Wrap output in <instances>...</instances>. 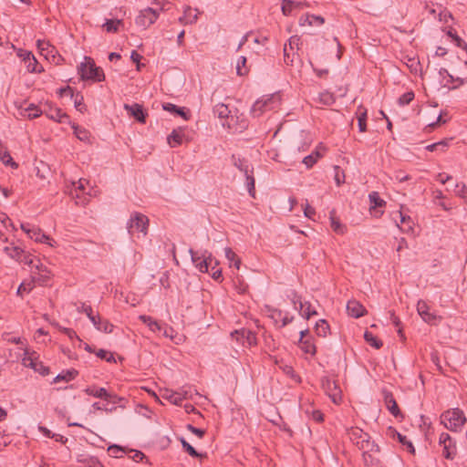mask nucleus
I'll return each instance as SVG.
<instances>
[{
  "label": "nucleus",
  "instance_id": "obj_62",
  "mask_svg": "<svg viewBox=\"0 0 467 467\" xmlns=\"http://www.w3.org/2000/svg\"><path fill=\"white\" fill-rule=\"evenodd\" d=\"M78 312L85 313L87 317L90 316L93 312L92 307L89 305H86L85 303H81L79 306L77 307Z\"/></svg>",
  "mask_w": 467,
  "mask_h": 467
},
{
  "label": "nucleus",
  "instance_id": "obj_47",
  "mask_svg": "<svg viewBox=\"0 0 467 467\" xmlns=\"http://www.w3.org/2000/svg\"><path fill=\"white\" fill-rule=\"evenodd\" d=\"M36 46L42 55H44L46 51L49 52V49L55 51V47L45 40H37Z\"/></svg>",
  "mask_w": 467,
  "mask_h": 467
},
{
  "label": "nucleus",
  "instance_id": "obj_40",
  "mask_svg": "<svg viewBox=\"0 0 467 467\" xmlns=\"http://www.w3.org/2000/svg\"><path fill=\"white\" fill-rule=\"evenodd\" d=\"M168 143L171 147H177L182 144V136L178 133L176 130H173L169 136H168Z\"/></svg>",
  "mask_w": 467,
  "mask_h": 467
},
{
  "label": "nucleus",
  "instance_id": "obj_61",
  "mask_svg": "<svg viewBox=\"0 0 467 467\" xmlns=\"http://www.w3.org/2000/svg\"><path fill=\"white\" fill-rule=\"evenodd\" d=\"M317 162V157H314V154H309L303 159V163L306 166V168H311Z\"/></svg>",
  "mask_w": 467,
  "mask_h": 467
},
{
  "label": "nucleus",
  "instance_id": "obj_16",
  "mask_svg": "<svg viewBox=\"0 0 467 467\" xmlns=\"http://www.w3.org/2000/svg\"><path fill=\"white\" fill-rule=\"evenodd\" d=\"M387 434L393 439H397L403 446L406 447L408 451L412 454L415 453V448L412 442L409 441L405 435H402L392 427H389Z\"/></svg>",
  "mask_w": 467,
  "mask_h": 467
},
{
  "label": "nucleus",
  "instance_id": "obj_42",
  "mask_svg": "<svg viewBox=\"0 0 467 467\" xmlns=\"http://www.w3.org/2000/svg\"><path fill=\"white\" fill-rule=\"evenodd\" d=\"M74 106L76 109L79 112H84L86 110V105L84 104V98L80 93H74Z\"/></svg>",
  "mask_w": 467,
  "mask_h": 467
},
{
  "label": "nucleus",
  "instance_id": "obj_64",
  "mask_svg": "<svg viewBox=\"0 0 467 467\" xmlns=\"http://www.w3.org/2000/svg\"><path fill=\"white\" fill-rule=\"evenodd\" d=\"M131 452L132 455L130 456V458L136 462H140L145 458V455L140 451L134 450L131 451Z\"/></svg>",
  "mask_w": 467,
  "mask_h": 467
},
{
  "label": "nucleus",
  "instance_id": "obj_1",
  "mask_svg": "<svg viewBox=\"0 0 467 467\" xmlns=\"http://www.w3.org/2000/svg\"><path fill=\"white\" fill-rule=\"evenodd\" d=\"M78 72L82 80H92L94 82L105 80L103 69L97 67L94 60L89 57H85V62L80 63L78 67Z\"/></svg>",
  "mask_w": 467,
  "mask_h": 467
},
{
  "label": "nucleus",
  "instance_id": "obj_25",
  "mask_svg": "<svg viewBox=\"0 0 467 467\" xmlns=\"http://www.w3.org/2000/svg\"><path fill=\"white\" fill-rule=\"evenodd\" d=\"M298 344H299V347L302 349V351L305 352L306 354H310L312 356H314L316 354V352H317L316 346L311 341V339L299 338Z\"/></svg>",
  "mask_w": 467,
  "mask_h": 467
},
{
  "label": "nucleus",
  "instance_id": "obj_55",
  "mask_svg": "<svg viewBox=\"0 0 467 467\" xmlns=\"http://www.w3.org/2000/svg\"><path fill=\"white\" fill-rule=\"evenodd\" d=\"M295 1L291 0H285L282 5V11L283 14L287 16L291 13V11L294 9Z\"/></svg>",
  "mask_w": 467,
  "mask_h": 467
},
{
  "label": "nucleus",
  "instance_id": "obj_59",
  "mask_svg": "<svg viewBox=\"0 0 467 467\" xmlns=\"http://www.w3.org/2000/svg\"><path fill=\"white\" fill-rule=\"evenodd\" d=\"M108 451H109L110 456L118 458L119 457V452H123L124 451H123V449L120 446L114 444V445H110L108 448Z\"/></svg>",
  "mask_w": 467,
  "mask_h": 467
},
{
  "label": "nucleus",
  "instance_id": "obj_23",
  "mask_svg": "<svg viewBox=\"0 0 467 467\" xmlns=\"http://www.w3.org/2000/svg\"><path fill=\"white\" fill-rule=\"evenodd\" d=\"M78 372L74 368L63 370L54 379V382H59L61 380L68 382L74 379L78 376Z\"/></svg>",
  "mask_w": 467,
  "mask_h": 467
},
{
  "label": "nucleus",
  "instance_id": "obj_12",
  "mask_svg": "<svg viewBox=\"0 0 467 467\" xmlns=\"http://www.w3.org/2000/svg\"><path fill=\"white\" fill-rule=\"evenodd\" d=\"M84 391L88 396L109 400L114 404L122 400L117 395L108 392L105 388L88 387Z\"/></svg>",
  "mask_w": 467,
  "mask_h": 467
},
{
  "label": "nucleus",
  "instance_id": "obj_27",
  "mask_svg": "<svg viewBox=\"0 0 467 467\" xmlns=\"http://www.w3.org/2000/svg\"><path fill=\"white\" fill-rule=\"evenodd\" d=\"M149 328L153 332H160L161 330V325L150 316L141 315L139 317Z\"/></svg>",
  "mask_w": 467,
  "mask_h": 467
},
{
  "label": "nucleus",
  "instance_id": "obj_48",
  "mask_svg": "<svg viewBox=\"0 0 467 467\" xmlns=\"http://www.w3.org/2000/svg\"><path fill=\"white\" fill-rule=\"evenodd\" d=\"M33 288H34V283L33 282H29V283L22 282L19 285L18 288H17L16 295L17 296H22V294L24 292L29 293Z\"/></svg>",
  "mask_w": 467,
  "mask_h": 467
},
{
  "label": "nucleus",
  "instance_id": "obj_6",
  "mask_svg": "<svg viewBox=\"0 0 467 467\" xmlns=\"http://www.w3.org/2000/svg\"><path fill=\"white\" fill-rule=\"evenodd\" d=\"M439 444L442 446V455L449 460L454 459L457 454L455 441L446 432H442L439 438Z\"/></svg>",
  "mask_w": 467,
  "mask_h": 467
},
{
  "label": "nucleus",
  "instance_id": "obj_24",
  "mask_svg": "<svg viewBox=\"0 0 467 467\" xmlns=\"http://www.w3.org/2000/svg\"><path fill=\"white\" fill-rule=\"evenodd\" d=\"M0 160L6 166H11L14 169H16L18 167L17 163L16 161H14L10 153L2 146L1 143H0Z\"/></svg>",
  "mask_w": 467,
  "mask_h": 467
},
{
  "label": "nucleus",
  "instance_id": "obj_53",
  "mask_svg": "<svg viewBox=\"0 0 467 467\" xmlns=\"http://www.w3.org/2000/svg\"><path fill=\"white\" fill-rule=\"evenodd\" d=\"M234 166L239 169L244 175H247V172L250 171L249 166L244 160L238 159L234 162Z\"/></svg>",
  "mask_w": 467,
  "mask_h": 467
},
{
  "label": "nucleus",
  "instance_id": "obj_46",
  "mask_svg": "<svg viewBox=\"0 0 467 467\" xmlns=\"http://www.w3.org/2000/svg\"><path fill=\"white\" fill-rule=\"evenodd\" d=\"M121 24V20L108 19L104 26L108 32H117L118 26Z\"/></svg>",
  "mask_w": 467,
  "mask_h": 467
},
{
  "label": "nucleus",
  "instance_id": "obj_26",
  "mask_svg": "<svg viewBox=\"0 0 467 467\" xmlns=\"http://www.w3.org/2000/svg\"><path fill=\"white\" fill-rule=\"evenodd\" d=\"M163 109L171 113H174L178 116L182 117L184 119H188L189 114L184 110L183 108H179L174 104L171 103H165L162 106Z\"/></svg>",
  "mask_w": 467,
  "mask_h": 467
},
{
  "label": "nucleus",
  "instance_id": "obj_20",
  "mask_svg": "<svg viewBox=\"0 0 467 467\" xmlns=\"http://www.w3.org/2000/svg\"><path fill=\"white\" fill-rule=\"evenodd\" d=\"M47 116L60 123H65L69 120V116L60 109H51L50 111L47 113Z\"/></svg>",
  "mask_w": 467,
  "mask_h": 467
},
{
  "label": "nucleus",
  "instance_id": "obj_45",
  "mask_svg": "<svg viewBox=\"0 0 467 467\" xmlns=\"http://www.w3.org/2000/svg\"><path fill=\"white\" fill-rule=\"evenodd\" d=\"M114 325L107 319H101L100 324L98 327V330L104 333L109 334L113 332Z\"/></svg>",
  "mask_w": 467,
  "mask_h": 467
},
{
  "label": "nucleus",
  "instance_id": "obj_58",
  "mask_svg": "<svg viewBox=\"0 0 467 467\" xmlns=\"http://www.w3.org/2000/svg\"><path fill=\"white\" fill-rule=\"evenodd\" d=\"M186 429L188 431H190L192 433H193L194 435L198 436L200 439H202L205 434L204 430L196 428V427L192 426V424H188L186 426Z\"/></svg>",
  "mask_w": 467,
  "mask_h": 467
},
{
  "label": "nucleus",
  "instance_id": "obj_50",
  "mask_svg": "<svg viewBox=\"0 0 467 467\" xmlns=\"http://www.w3.org/2000/svg\"><path fill=\"white\" fill-rule=\"evenodd\" d=\"M245 178H246V185H247L248 192L252 197H254V192H255L254 178L253 175L249 174V172H247V175H245Z\"/></svg>",
  "mask_w": 467,
  "mask_h": 467
},
{
  "label": "nucleus",
  "instance_id": "obj_3",
  "mask_svg": "<svg viewBox=\"0 0 467 467\" xmlns=\"http://www.w3.org/2000/svg\"><path fill=\"white\" fill-rule=\"evenodd\" d=\"M280 103L281 96L278 93L262 97L252 106L251 114L254 118H258L265 111L276 109L280 106Z\"/></svg>",
  "mask_w": 467,
  "mask_h": 467
},
{
  "label": "nucleus",
  "instance_id": "obj_14",
  "mask_svg": "<svg viewBox=\"0 0 467 467\" xmlns=\"http://www.w3.org/2000/svg\"><path fill=\"white\" fill-rule=\"evenodd\" d=\"M382 394H383L384 403H385L388 410L395 418H399V417L403 418V415H402V413L393 397V394L387 389H383Z\"/></svg>",
  "mask_w": 467,
  "mask_h": 467
},
{
  "label": "nucleus",
  "instance_id": "obj_32",
  "mask_svg": "<svg viewBox=\"0 0 467 467\" xmlns=\"http://www.w3.org/2000/svg\"><path fill=\"white\" fill-rule=\"evenodd\" d=\"M180 441L182 443V446L185 451L188 452L189 455H191L193 458H202L205 457V454L199 453L189 442L186 441V440L182 437L180 438Z\"/></svg>",
  "mask_w": 467,
  "mask_h": 467
},
{
  "label": "nucleus",
  "instance_id": "obj_54",
  "mask_svg": "<svg viewBox=\"0 0 467 467\" xmlns=\"http://www.w3.org/2000/svg\"><path fill=\"white\" fill-rule=\"evenodd\" d=\"M57 93L60 97L68 96L70 99H73L74 97V90L70 86L60 88Z\"/></svg>",
  "mask_w": 467,
  "mask_h": 467
},
{
  "label": "nucleus",
  "instance_id": "obj_9",
  "mask_svg": "<svg viewBox=\"0 0 467 467\" xmlns=\"http://www.w3.org/2000/svg\"><path fill=\"white\" fill-rule=\"evenodd\" d=\"M88 182L85 179H79L77 182H72L71 187H67V192L76 200L77 204H84L86 202V198L83 196L85 194L86 184Z\"/></svg>",
  "mask_w": 467,
  "mask_h": 467
},
{
  "label": "nucleus",
  "instance_id": "obj_51",
  "mask_svg": "<svg viewBox=\"0 0 467 467\" xmlns=\"http://www.w3.org/2000/svg\"><path fill=\"white\" fill-rule=\"evenodd\" d=\"M454 192L461 198L467 199V187L464 183H457L455 185Z\"/></svg>",
  "mask_w": 467,
  "mask_h": 467
},
{
  "label": "nucleus",
  "instance_id": "obj_18",
  "mask_svg": "<svg viewBox=\"0 0 467 467\" xmlns=\"http://www.w3.org/2000/svg\"><path fill=\"white\" fill-rule=\"evenodd\" d=\"M374 451H365L362 453L363 463L365 467H383L380 460L371 452Z\"/></svg>",
  "mask_w": 467,
  "mask_h": 467
},
{
  "label": "nucleus",
  "instance_id": "obj_31",
  "mask_svg": "<svg viewBox=\"0 0 467 467\" xmlns=\"http://www.w3.org/2000/svg\"><path fill=\"white\" fill-rule=\"evenodd\" d=\"M358 125L360 132L367 130V110L361 107L358 109Z\"/></svg>",
  "mask_w": 467,
  "mask_h": 467
},
{
  "label": "nucleus",
  "instance_id": "obj_44",
  "mask_svg": "<svg viewBox=\"0 0 467 467\" xmlns=\"http://www.w3.org/2000/svg\"><path fill=\"white\" fill-rule=\"evenodd\" d=\"M414 99V92L408 91L399 98L398 103L400 106L409 105Z\"/></svg>",
  "mask_w": 467,
  "mask_h": 467
},
{
  "label": "nucleus",
  "instance_id": "obj_28",
  "mask_svg": "<svg viewBox=\"0 0 467 467\" xmlns=\"http://www.w3.org/2000/svg\"><path fill=\"white\" fill-rule=\"evenodd\" d=\"M188 398H189V396H188V392L186 390H182L180 392H175V393H172V394H171V395L166 397V399L169 400L170 402L174 404V405H181L182 401L183 400L188 399Z\"/></svg>",
  "mask_w": 467,
  "mask_h": 467
},
{
  "label": "nucleus",
  "instance_id": "obj_37",
  "mask_svg": "<svg viewBox=\"0 0 467 467\" xmlns=\"http://www.w3.org/2000/svg\"><path fill=\"white\" fill-rule=\"evenodd\" d=\"M315 330L318 337H325L329 331V325L325 319H320L318 322H317Z\"/></svg>",
  "mask_w": 467,
  "mask_h": 467
},
{
  "label": "nucleus",
  "instance_id": "obj_22",
  "mask_svg": "<svg viewBox=\"0 0 467 467\" xmlns=\"http://www.w3.org/2000/svg\"><path fill=\"white\" fill-rule=\"evenodd\" d=\"M198 19V14L196 10H192L190 6L184 9L183 16L180 17V22L184 24H193Z\"/></svg>",
  "mask_w": 467,
  "mask_h": 467
},
{
  "label": "nucleus",
  "instance_id": "obj_13",
  "mask_svg": "<svg viewBox=\"0 0 467 467\" xmlns=\"http://www.w3.org/2000/svg\"><path fill=\"white\" fill-rule=\"evenodd\" d=\"M123 108L128 112V114L130 116L133 117L139 122H140V123L146 122V118L148 116V113L144 110L142 105L138 104V103H133L131 105L124 104Z\"/></svg>",
  "mask_w": 467,
  "mask_h": 467
},
{
  "label": "nucleus",
  "instance_id": "obj_19",
  "mask_svg": "<svg viewBox=\"0 0 467 467\" xmlns=\"http://www.w3.org/2000/svg\"><path fill=\"white\" fill-rule=\"evenodd\" d=\"M324 23L325 19L321 16L308 14H306L305 16H301L299 20V24L301 26H305L306 24H307L308 26H321Z\"/></svg>",
  "mask_w": 467,
  "mask_h": 467
},
{
  "label": "nucleus",
  "instance_id": "obj_57",
  "mask_svg": "<svg viewBox=\"0 0 467 467\" xmlns=\"http://www.w3.org/2000/svg\"><path fill=\"white\" fill-rule=\"evenodd\" d=\"M301 44V39L298 36H292L288 40V47L291 50H293L295 47L299 49V45Z\"/></svg>",
  "mask_w": 467,
  "mask_h": 467
},
{
  "label": "nucleus",
  "instance_id": "obj_34",
  "mask_svg": "<svg viewBox=\"0 0 467 467\" xmlns=\"http://www.w3.org/2000/svg\"><path fill=\"white\" fill-rule=\"evenodd\" d=\"M230 113L228 106L223 103H218L213 107V114L220 119L228 118Z\"/></svg>",
  "mask_w": 467,
  "mask_h": 467
},
{
  "label": "nucleus",
  "instance_id": "obj_2",
  "mask_svg": "<svg viewBox=\"0 0 467 467\" xmlns=\"http://www.w3.org/2000/svg\"><path fill=\"white\" fill-rule=\"evenodd\" d=\"M441 423L451 431H459L466 421L464 413L459 408L448 410L441 413Z\"/></svg>",
  "mask_w": 467,
  "mask_h": 467
},
{
  "label": "nucleus",
  "instance_id": "obj_4",
  "mask_svg": "<svg viewBox=\"0 0 467 467\" xmlns=\"http://www.w3.org/2000/svg\"><path fill=\"white\" fill-rule=\"evenodd\" d=\"M350 440L357 445V447L365 451H376V452L379 451V446L375 443V441H371V438L368 433L364 432L359 428H352L348 432Z\"/></svg>",
  "mask_w": 467,
  "mask_h": 467
},
{
  "label": "nucleus",
  "instance_id": "obj_63",
  "mask_svg": "<svg viewBox=\"0 0 467 467\" xmlns=\"http://www.w3.org/2000/svg\"><path fill=\"white\" fill-rule=\"evenodd\" d=\"M85 467H104V466L99 461L98 458L91 456V458H88V463L85 465Z\"/></svg>",
  "mask_w": 467,
  "mask_h": 467
},
{
  "label": "nucleus",
  "instance_id": "obj_35",
  "mask_svg": "<svg viewBox=\"0 0 467 467\" xmlns=\"http://www.w3.org/2000/svg\"><path fill=\"white\" fill-rule=\"evenodd\" d=\"M452 139H445L441 140L438 142L430 144L426 146V150L429 151H435V150H441L444 151L445 149L449 146L450 141H451Z\"/></svg>",
  "mask_w": 467,
  "mask_h": 467
},
{
  "label": "nucleus",
  "instance_id": "obj_49",
  "mask_svg": "<svg viewBox=\"0 0 467 467\" xmlns=\"http://www.w3.org/2000/svg\"><path fill=\"white\" fill-rule=\"evenodd\" d=\"M389 319L392 322V324L398 327V333L400 337H403L402 329L400 327L401 321L400 319L395 315L393 311H389Z\"/></svg>",
  "mask_w": 467,
  "mask_h": 467
},
{
  "label": "nucleus",
  "instance_id": "obj_36",
  "mask_svg": "<svg viewBox=\"0 0 467 467\" xmlns=\"http://www.w3.org/2000/svg\"><path fill=\"white\" fill-rule=\"evenodd\" d=\"M364 339L366 340V342L368 344H369L371 347L375 348L376 349H379L383 343L381 340H379V338H377V337H375L373 335V333L369 332V331H366L364 333Z\"/></svg>",
  "mask_w": 467,
  "mask_h": 467
},
{
  "label": "nucleus",
  "instance_id": "obj_10",
  "mask_svg": "<svg viewBox=\"0 0 467 467\" xmlns=\"http://www.w3.org/2000/svg\"><path fill=\"white\" fill-rule=\"evenodd\" d=\"M189 253L191 254L192 261L195 267L202 273H207L213 262H214L215 265H218V262L212 257V254L201 257L192 249H190Z\"/></svg>",
  "mask_w": 467,
  "mask_h": 467
},
{
  "label": "nucleus",
  "instance_id": "obj_17",
  "mask_svg": "<svg viewBox=\"0 0 467 467\" xmlns=\"http://www.w3.org/2000/svg\"><path fill=\"white\" fill-rule=\"evenodd\" d=\"M348 314L354 317L358 318L365 315L366 308L357 300H349L347 304Z\"/></svg>",
  "mask_w": 467,
  "mask_h": 467
},
{
  "label": "nucleus",
  "instance_id": "obj_60",
  "mask_svg": "<svg viewBox=\"0 0 467 467\" xmlns=\"http://www.w3.org/2000/svg\"><path fill=\"white\" fill-rule=\"evenodd\" d=\"M294 57H295L294 53H293V57H290V54H289L288 49H287V44H285V47H284V60H285V63L286 65L293 66V64H294Z\"/></svg>",
  "mask_w": 467,
  "mask_h": 467
},
{
  "label": "nucleus",
  "instance_id": "obj_15",
  "mask_svg": "<svg viewBox=\"0 0 467 467\" xmlns=\"http://www.w3.org/2000/svg\"><path fill=\"white\" fill-rule=\"evenodd\" d=\"M417 311L425 322L431 325L435 324L437 316L430 312V307L425 301L420 300L418 302Z\"/></svg>",
  "mask_w": 467,
  "mask_h": 467
},
{
  "label": "nucleus",
  "instance_id": "obj_5",
  "mask_svg": "<svg viewBox=\"0 0 467 467\" xmlns=\"http://www.w3.org/2000/svg\"><path fill=\"white\" fill-rule=\"evenodd\" d=\"M149 226V219L146 215L140 213H134L131 214L128 223L127 228L129 234L133 235L136 233H141L143 235L147 234Z\"/></svg>",
  "mask_w": 467,
  "mask_h": 467
},
{
  "label": "nucleus",
  "instance_id": "obj_33",
  "mask_svg": "<svg viewBox=\"0 0 467 467\" xmlns=\"http://www.w3.org/2000/svg\"><path fill=\"white\" fill-rule=\"evenodd\" d=\"M24 60L27 62L26 68L29 72H40L41 69L37 68V61L31 52H26V57Z\"/></svg>",
  "mask_w": 467,
  "mask_h": 467
},
{
  "label": "nucleus",
  "instance_id": "obj_11",
  "mask_svg": "<svg viewBox=\"0 0 467 467\" xmlns=\"http://www.w3.org/2000/svg\"><path fill=\"white\" fill-rule=\"evenodd\" d=\"M25 354L26 357L23 358V365L33 368L36 372H38L42 376L49 374V368L45 366L42 362L37 360V358L33 357V354H29L28 350H26Z\"/></svg>",
  "mask_w": 467,
  "mask_h": 467
},
{
  "label": "nucleus",
  "instance_id": "obj_41",
  "mask_svg": "<svg viewBox=\"0 0 467 467\" xmlns=\"http://www.w3.org/2000/svg\"><path fill=\"white\" fill-rule=\"evenodd\" d=\"M72 129L74 130V133L78 140L82 141H86L87 140H88L89 133L86 129L80 128L76 124L72 125Z\"/></svg>",
  "mask_w": 467,
  "mask_h": 467
},
{
  "label": "nucleus",
  "instance_id": "obj_39",
  "mask_svg": "<svg viewBox=\"0 0 467 467\" xmlns=\"http://www.w3.org/2000/svg\"><path fill=\"white\" fill-rule=\"evenodd\" d=\"M335 101V96L328 91H325L319 94V102L323 105L330 106L334 104Z\"/></svg>",
  "mask_w": 467,
  "mask_h": 467
},
{
  "label": "nucleus",
  "instance_id": "obj_43",
  "mask_svg": "<svg viewBox=\"0 0 467 467\" xmlns=\"http://www.w3.org/2000/svg\"><path fill=\"white\" fill-rule=\"evenodd\" d=\"M247 59L244 56H241L237 61L236 65V72L239 76H244L247 74L248 70L245 68Z\"/></svg>",
  "mask_w": 467,
  "mask_h": 467
},
{
  "label": "nucleus",
  "instance_id": "obj_52",
  "mask_svg": "<svg viewBox=\"0 0 467 467\" xmlns=\"http://www.w3.org/2000/svg\"><path fill=\"white\" fill-rule=\"evenodd\" d=\"M26 110L28 111L29 119L37 118L42 114V111L34 104H30Z\"/></svg>",
  "mask_w": 467,
  "mask_h": 467
},
{
  "label": "nucleus",
  "instance_id": "obj_8",
  "mask_svg": "<svg viewBox=\"0 0 467 467\" xmlns=\"http://www.w3.org/2000/svg\"><path fill=\"white\" fill-rule=\"evenodd\" d=\"M321 386L334 403H338L341 400V389L335 380L325 377L321 379Z\"/></svg>",
  "mask_w": 467,
  "mask_h": 467
},
{
  "label": "nucleus",
  "instance_id": "obj_21",
  "mask_svg": "<svg viewBox=\"0 0 467 467\" xmlns=\"http://www.w3.org/2000/svg\"><path fill=\"white\" fill-rule=\"evenodd\" d=\"M329 219H330V226L333 229V231L338 234H343L345 232L346 226L341 224V223L339 222V219L336 217L335 210L330 211Z\"/></svg>",
  "mask_w": 467,
  "mask_h": 467
},
{
  "label": "nucleus",
  "instance_id": "obj_38",
  "mask_svg": "<svg viewBox=\"0 0 467 467\" xmlns=\"http://www.w3.org/2000/svg\"><path fill=\"white\" fill-rule=\"evenodd\" d=\"M4 251L11 258H14L16 260H20V256H22L24 254V251L17 246H5L4 248Z\"/></svg>",
  "mask_w": 467,
  "mask_h": 467
},
{
  "label": "nucleus",
  "instance_id": "obj_30",
  "mask_svg": "<svg viewBox=\"0 0 467 467\" xmlns=\"http://www.w3.org/2000/svg\"><path fill=\"white\" fill-rule=\"evenodd\" d=\"M299 311L303 317L309 319L311 316L317 315L316 310L311 309V304L309 302L299 301Z\"/></svg>",
  "mask_w": 467,
  "mask_h": 467
},
{
  "label": "nucleus",
  "instance_id": "obj_7",
  "mask_svg": "<svg viewBox=\"0 0 467 467\" xmlns=\"http://www.w3.org/2000/svg\"><path fill=\"white\" fill-rule=\"evenodd\" d=\"M158 17L159 12L157 9L147 7L140 12L139 16L136 17L135 23L137 26L146 29L155 23Z\"/></svg>",
  "mask_w": 467,
  "mask_h": 467
},
{
  "label": "nucleus",
  "instance_id": "obj_56",
  "mask_svg": "<svg viewBox=\"0 0 467 467\" xmlns=\"http://www.w3.org/2000/svg\"><path fill=\"white\" fill-rule=\"evenodd\" d=\"M335 181L337 186L341 185L344 182L345 174L343 171L340 170L338 166H335Z\"/></svg>",
  "mask_w": 467,
  "mask_h": 467
},
{
  "label": "nucleus",
  "instance_id": "obj_29",
  "mask_svg": "<svg viewBox=\"0 0 467 467\" xmlns=\"http://www.w3.org/2000/svg\"><path fill=\"white\" fill-rule=\"evenodd\" d=\"M368 199L370 202L371 209H376L378 207H383L386 205V202L379 197V194L378 192H371L368 194Z\"/></svg>",
  "mask_w": 467,
  "mask_h": 467
}]
</instances>
